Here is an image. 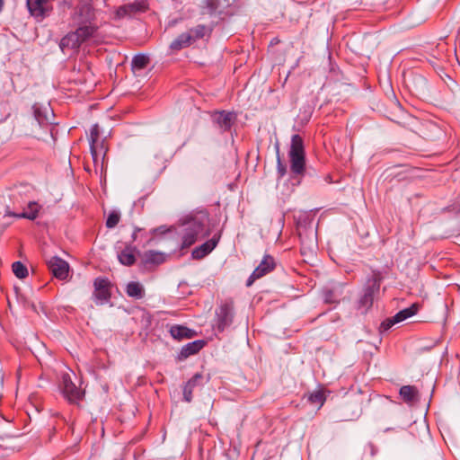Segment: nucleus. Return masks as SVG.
I'll return each instance as SVG.
<instances>
[{
  "instance_id": "16",
  "label": "nucleus",
  "mask_w": 460,
  "mask_h": 460,
  "mask_svg": "<svg viewBox=\"0 0 460 460\" xmlns=\"http://www.w3.org/2000/svg\"><path fill=\"white\" fill-rule=\"evenodd\" d=\"M220 235H214L211 239L196 247L191 252L192 258L195 260H201L206 257L217 247Z\"/></svg>"
},
{
  "instance_id": "19",
  "label": "nucleus",
  "mask_w": 460,
  "mask_h": 460,
  "mask_svg": "<svg viewBox=\"0 0 460 460\" xmlns=\"http://www.w3.org/2000/svg\"><path fill=\"white\" fill-rule=\"evenodd\" d=\"M204 346L203 341H194L184 345L179 354L180 359L187 358L188 357L198 353Z\"/></svg>"
},
{
  "instance_id": "34",
  "label": "nucleus",
  "mask_w": 460,
  "mask_h": 460,
  "mask_svg": "<svg viewBox=\"0 0 460 460\" xmlns=\"http://www.w3.org/2000/svg\"><path fill=\"white\" fill-rule=\"evenodd\" d=\"M367 453L371 458H374L378 453V447L373 442H368L364 449V454L366 455Z\"/></svg>"
},
{
  "instance_id": "3",
  "label": "nucleus",
  "mask_w": 460,
  "mask_h": 460,
  "mask_svg": "<svg viewBox=\"0 0 460 460\" xmlns=\"http://www.w3.org/2000/svg\"><path fill=\"white\" fill-rule=\"evenodd\" d=\"M97 26H81L75 31L64 36L59 43L62 51L66 49H77L84 41L93 37L97 31Z\"/></svg>"
},
{
  "instance_id": "42",
  "label": "nucleus",
  "mask_w": 460,
  "mask_h": 460,
  "mask_svg": "<svg viewBox=\"0 0 460 460\" xmlns=\"http://www.w3.org/2000/svg\"><path fill=\"white\" fill-rule=\"evenodd\" d=\"M425 407H424V411H425V413L429 411V404H424Z\"/></svg>"
},
{
  "instance_id": "33",
  "label": "nucleus",
  "mask_w": 460,
  "mask_h": 460,
  "mask_svg": "<svg viewBox=\"0 0 460 460\" xmlns=\"http://www.w3.org/2000/svg\"><path fill=\"white\" fill-rule=\"evenodd\" d=\"M203 383L204 376L201 374L197 373L187 382V385L194 388L196 385H202Z\"/></svg>"
},
{
  "instance_id": "35",
  "label": "nucleus",
  "mask_w": 460,
  "mask_h": 460,
  "mask_svg": "<svg viewBox=\"0 0 460 460\" xmlns=\"http://www.w3.org/2000/svg\"><path fill=\"white\" fill-rule=\"evenodd\" d=\"M399 322H395L394 320V316H393L392 318H387L385 319L384 322H382L381 325H380V332H386L388 331L393 325H394L395 323H398Z\"/></svg>"
},
{
  "instance_id": "39",
  "label": "nucleus",
  "mask_w": 460,
  "mask_h": 460,
  "mask_svg": "<svg viewBox=\"0 0 460 460\" xmlns=\"http://www.w3.org/2000/svg\"><path fill=\"white\" fill-rule=\"evenodd\" d=\"M354 404H349V403H347V404H344V407L342 408V411L343 412H347L350 410L351 406H353Z\"/></svg>"
},
{
  "instance_id": "1",
  "label": "nucleus",
  "mask_w": 460,
  "mask_h": 460,
  "mask_svg": "<svg viewBox=\"0 0 460 460\" xmlns=\"http://www.w3.org/2000/svg\"><path fill=\"white\" fill-rule=\"evenodd\" d=\"M208 222V215L205 213H199L187 218L182 223L180 230V234L182 240V249L191 246L199 237L209 235V230L206 229Z\"/></svg>"
},
{
  "instance_id": "21",
  "label": "nucleus",
  "mask_w": 460,
  "mask_h": 460,
  "mask_svg": "<svg viewBox=\"0 0 460 460\" xmlns=\"http://www.w3.org/2000/svg\"><path fill=\"white\" fill-rule=\"evenodd\" d=\"M190 35L187 31L181 33L176 39H174L171 44L170 49L173 51H179L182 49L188 48L191 45Z\"/></svg>"
},
{
  "instance_id": "8",
  "label": "nucleus",
  "mask_w": 460,
  "mask_h": 460,
  "mask_svg": "<svg viewBox=\"0 0 460 460\" xmlns=\"http://www.w3.org/2000/svg\"><path fill=\"white\" fill-rule=\"evenodd\" d=\"M93 299L97 305H103L111 297V283L107 278L98 277L93 281Z\"/></svg>"
},
{
  "instance_id": "41",
  "label": "nucleus",
  "mask_w": 460,
  "mask_h": 460,
  "mask_svg": "<svg viewBox=\"0 0 460 460\" xmlns=\"http://www.w3.org/2000/svg\"><path fill=\"white\" fill-rule=\"evenodd\" d=\"M4 7V0H0V13L2 12Z\"/></svg>"
},
{
  "instance_id": "13",
  "label": "nucleus",
  "mask_w": 460,
  "mask_h": 460,
  "mask_svg": "<svg viewBox=\"0 0 460 460\" xmlns=\"http://www.w3.org/2000/svg\"><path fill=\"white\" fill-rule=\"evenodd\" d=\"M148 9L147 0H135L132 3L121 5L116 12L118 18H123L125 16H130L137 13H144Z\"/></svg>"
},
{
  "instance_id": "40",
  "label": "nucleus",
  "mask_w": 460,
  "mask_h": 460,
  "mask_svg": "<svg viewBox=\"0 0 460 460\" xmlns=\"http://www.w3.org/2000/svg\"><path fill=\"white\" fill-rule=\"evenodd\" d=\"M138 231V229H136L132 234V241H136L137 240V232Z\"/></svg>"
},
{
  "instance_id": "23",
  "label": "nucleus",
  "mask_w": 460,
  "mask_h": 460,
  "mask_svg": "<svg viewBox=\"0 0 460 460\" xmlns=\"http://www.w3.org/2000/svg\"><path fill=\"white\" fill-rule=\"evenodd\" d=\"M143 261L145 264L159 265L164 262L165 254L156 251H146L143 254Z\"/></svg>"
},
{
  "instance_id": "24",
  "label": "nucleus",
  "mask_w": 460,
  "mask_h": 460,
  "mask_svg": "<svg viewBox=\"0 0 460 460\" xmlns=\"http://www.w3.org/2000/svg\"><path fill=\"white\" fill-rule=\"evenodd\" d=\"M301 239V252L302 254L305 255L310 252H314L317 248L315 234L311 233L309 236L303 237L300 234Z\"/></svg>"
},
{
  "instance_id": "11",
  "label": "nucleus",
  "mask_w": 460,
  "mask_h": 460,
  "mask_svg": "<svg viewBox=\"0 0 460 460\" xmlns=\"http://www.w3.org/2000/svg\"><path fill=\"white\" fill-rule=\"evenodd\" d=\"M275 268V260L270 255H265L263 259L261 260V263L256 267V269L253 270V272L251 274L249 279H247L246 286L250 287L252 285V283L265 276L266 274L272 271Z\"/></svg>"
},
{
  "instance_id": "29",
  "label": "nucleus",
  "mask_w": 460,
  "mask_h": 460,
  "mask_svg": "<svg viewBox=\"0 0 460 460\" xmlns=\"http://www.w3.org/2000/svg\"><path fill=\"white\" fill-rule=\"evenodd\" d=\"M13 274L18 279H24L28 276V270L27 268L21 262V261H15L13 263L12 266Z\"/></svg>"
},
{
  "instance_id": "20",
  "label": "nucleus",
  "mask_w": 460,
  "mask_h": 460,
  "mask_svg": "<svg viewBox=\"0 0 460 460\" xmlns=\"http://www.w3.org/2000/svg\"><path fill=\"white\" fill-rule=\"evenodd\" d=\"M170 333L173 339L178 341L190 339L195 334L194 331L182 325H172L170 328Z\"/></svg>"
},
{
  "instance_id": "18",
  "label": "nucleus",
  "mask_w": 460,
  "mask_h": 460,
  "mask_svg": "<svg viewBox=\"0 0 460 460\" xmlns=\"http://www.w3.org/2000/svg\"><path fill=\"white\" fill-rule=\"evenodd\" d=\"M128 296L134 299H142L145 296V288L140 282L130 281L127 284L125 288Z\"/></svg>"
},
{
  "instance_id": "12",
  "label": "nucleus",
  "mask_w": 460,
  "mask_h": 460,
  "mask_svg": "<svg viewBox=\"0 0 460 460\" xmlns=\"http://www.w3.org/2000/svg\"><path fill=\"white\" fill-rule=\"evenodd\" d=\"M47 264H48L49 270L52 272V274L57 279H58L60 280H64V279H67L68 272H69V265L65 260H63L58 256H54V257H51L47 261Z\"/></svg>"
},
{
  "instance_id": "9",
  "label": "nucleus",
  "mask_w": 460,
  "mask_h": 460,
  "mask_svg": "<svg viewBox=\"0 0 460 460\" xmlns=\"http://www.w3.org/2000/svg\"><path fill=\"white\" fill-rule=\"evenodd\" d=\"M62 393L70 402L82 400L84 393L72 381L69 374L65 373L61 378Z\"/></svg>"
},
{
  "instance_id": "6",
  "label": "nucleus",
  "mask_w": 460,
  "mask_h": 460,
  "mask_svg": "<svg viewBox=\"0 0 460 460\" xmlns=\"http://www.w3.org/2000/svg\"><path fill=\"white\" fill-rule=\"evenodd\" d=\"M26 6L30 15L40 22L52 13L53 0H26Z\"/></svg>"
},
{
  "instance_id": "43",
  "label": "nucleus",
  "mask_w": 460,
  "mask_h": 460,
  "mask_svg": "<svg viewBox=\"0 0 460 460\" xmlns=\"http://www.w3.org/2000/svg\"><path fill=\"white\" fill-rule=\"evenodd\" d=\"M391 429H392L387 428V429H385V432L390 431Z\"/></svg>"
},
{
  "instance_id": "22",
  "label": "nucleus",
  "mask_w": 460,
  "mask_h": 460,
  "mask_svg": "<svg viewBox=\"0 0 460 460\" xmlns=\"http://www.w3.org/2000/svg\"><path fill=\"white\" fill-rule=\"evenodd\" d=\"M100 137L99 126L98 124H94L92 126L90 129V137H89V144L92 156L94 161H96L97 156L99 155L97 151V145Z\"/></svg>"
},
{
  "instance_id": "15",
  "label": "nucleus",
  "mask_w": 460,
  "mask_h": 460,
  "mask_svg": "<svg viewBox=\"0 0 460 460\" xmlns=\"http://www.w3.org/2000/svg\"><path fill=\"white\" fill-rule=\"evenodd\" d=\"M226 6V0H202L200 10L202 14L214 16L221 14Z\"/></svg>"
},
{
  "instance_id": "28",
  "label": "nucleus",
  "mask_w": 460,
  "mask_h": 460,
  "mask_svg": "<svg viewBox=\"0 0 460 460\" xmlns=\"http://www.w3.org/2000/svg\"><path fill=\"white\" fill-rule=\"evenodd\" d=\"M39 209L40 206L38 203L30 202L28 208H25L22 214L17 215V217L34 220L38 217Z\"/></svg>"
},
{
  "instance_id": "17",
  "label": "nucleus",
  "mask_w": 460,
  "mask_h": 460,
  "mask_svg": "<svg viewBox=\"0 0 460 460\" xmlns=\"http://www.w3.org/2000/svg\"><path fill=\"white\" fill-rule=\"evenodd\" d=\"M212 32V28L206 26L204 24H199L195 27L190 28L187 33L190 35L191 43H195L196 41L202 40L204 38H209Z\"/></svg>"
},
{
  "instance_id": "32",
  "label": "nucleus",
  "mask_w": 460,
  "mask_h": 460,
  "mask_svg": "<svg viewBox=\"0 0 460 460\" xmlns=\"http://www.w3.org/2000/svg\"><path fill=\"white\" fill-rule=\"evenodd\" d=\"M33 112H34V117L40 125H43L45 123L49 122L47 115L43 114L36 105L33 106Z\"/></svg>"
},
{
  "instance_id": "37",
  "label": "nucleus",
  "mask_w": 460,
  "mask_h": 460,
  "mask_svg": "<svg viewBox=\"0 0 460 460\" xmlns=\"http://www.w3.org/2000/svg\"><path fill=\"white\" fill-rule=\"evenodd\" d=\"M360 412H361V409H357V411H353L351 415L344 414L342 416L341 420H344V421L353 420H355V419H357L358 417Z\"/></svg>"
},
{
  "instance_id": "10",
  "label": "nucleus",
  "mask_w": 460,
  "mask_h": 460,
  "mask_svg": "<svg viewBox=\"0 0 460 460\" xmlns=\"http://www.w3.org/2000/svg\"><path fill=\"white\" fill-rule=\"evenodd\" d=\"M380 289V278L377 276H372L367 279L364 290L363 296L360 298V305L363 306L369 307L372 305L374 296L379 292Z\"/></svg>"
},
{
  "instance_id": "14",
  "label": "nucleus",
  "mask_w": 460,
  "mask_h": 460,
  "mask_svg": "<svg viewBox=\"0 0 460 460\" xmlns=\"http://www.w3.org/2000/svg\"><path fill=\"white\" fill-rule=\"evenodd\" d=\"M235 118L234 113L226 111H216L212 115L213 122L222 132H226L231 129Z\"/></svg>"
},
{
  "instance_id": "38",
  "label": "nucleus",
  "mask_w": 460,
  "mask_h": 460,
  "mask_svg": "<svg viewBox=\"0 0 460 460\" xmlns=\"http://www.w3.org/2000/svg\"><path fill=\"white\" fill-rule=\"evenodd\" d=\"M277 169L279 177H283L286 174V166L282 164L279 156L277 159Z\"/></svg>"
},
{
  "instance_id": "26",
  "label": "nucleus",
  "mask_w": 460,
  "mask_h": 460,
  "mask_svg": "<svg viewBox=\"0 0 460 460\" xmlns=\"http://www.w3.org/2000/svg\"><path fill=\"white\" fill-rule=\"evenodd\" d=\"M330 394V390L321 386L310 394L308 400L310 402H325L329 399L332 400Z\"/></svg>"
},
{
  "instance_id": "4",
  "label": "nucleus",
  "mask_w": 460,
  "mask_h": 460,
  "mask_svg": "<svg viewBox=\"0 0 460 460\" xmlns=\"http://www.w3.org/2000/svg\"><path fill=\"white\" fill-rule=\"evenodd\" d=\"M290 170L296 175H302L305 172V156L303 138L293 135L289 149Z\"/></svg>"
},
{
  "instance_id": "7",
  "label": "nucleus",
  "mask_w": 460,
  "mask_h": 460,
  "mask_svg": "<svg viewBox=\"0 0 460 460\" xmlns=\"http://www.w3.org/2000/svg\"><path fill=\"white\" fill-rule=\"evenodd\" d=\"M234 319V302L227 300L220 305L216 312V325L219 332L230 326Z\"/></svg>"
},
{
  "instance_id": "44",
  "label": "nucleus",
  "mask_w": 460,
  "mask_h": 460,
  "mask_svg": "<svg viewBox=\"0 0 460 460\" xmlns=\"http://www.w3.org/2000/svg\"><path fill=\"white\" fill-rule=\"evenodd\" d=\"M65 4H67L68 7L71 6V4L69 3H67V2H65Z\"/></svg>"
},
{
  "instance_id": "25",
  "label": "nucleus",
  "mask_w": 460,
  "mask_h": 460,
  "mask_svg": "<svg viewBox=\"0 0 460 460\" xmlns=\"http://www.w3.org/2000/svg\"><path fill=\"white\" fill-rule=\"evenodd\" d=\"M134 251L135 250L132 246H126L125 249L118 253L119 261L125 266L133 265L136 261Z\"/></svg>"
},
{
  "instance_id": "36",
  "label": "nucleus",
  "mask_w": 460,
  "mask_h": 460,
  "mask_svg": "<svg viewBox=\"0 0 460 460\" xmlns=\"http://www.w3.org/2000/svg\"><path fill=\"white\" fill-rule=\"evenodd\" d=\"M192 389L193 387L189 386V385H185L183 389V398L185 401L190 402L192 399Z\"/></svg>"
},
{
  "instance_id": "27",
  "label": "nucleus",
  "mask_w": 460,
  "mask_h": 460,
  "mask_svg": "<svg viewBox=\"0 0 460 460\" xmlns=\"http://www.w3.org/2000/svg\"><path fill=\"white\" fill-rule=\"evenodd\" d=\"M420 309V305L418 303L412 304L410 307L405 308L403 310H401L394 315L395 322H402L414 314H417V312Z\"/></svg>"
},
{
  "instance_id": "30",
  "label": "nucleus",
  "mask_w": 460,
  "mask_h": 460,
  "mask_svg": "<svg viewBox=\"0 0 460 460\" xmlns=\"http://www.w3.org/2000/svg\"><path fill=\"white\" fill-rule=\"evenodd\" d=\"M120 220V213L118 210H112L108 215L106 219V227L107 228H114Z\"/></svg>"
},
{
  "instance_id": "2",
  "label": "nucleus",
  "mask_w": 460,
  "mask_h": 460,
  "mask_svg": "<svg viewBox=\"0 0 460 460\" xmlns=\"http://www.w3.org/2000/svg\"><path fill=\"white\" fill-rule=\"evenodd\" d=\"M434 379L424 377L420 382L412 385H403L400 388V396L405 402H430L434 392Z\"/></svg>"
},
{
  "instance_id": "5",
  "label": "nucleus",
  "mask_w": 460,
  "mask_h": 460,
  "mask_svg": "<svg viewBox=\"0 0 460 460\" xmlns=\"http://www.w3.org/2000/svg\"><path fill=\"white\" fill-rule=\"evenodd\" d=\"M74 25L81 26H95L93 22L95 19V13L91 0H80L74 8L70 16Z\"/></svg>"
},
{
  "instance_id": "31",
  "label": "nucleus",
  "mask_w": 460,
  "mask_h": 460,
  "mask_svg": "<svg viewBox=\"0 0 460 460\" xmlns=\"http://www.w3.org/2000/svg\"><path fill=\"white\" fill-rule=\"evenodd\" d=\"M148 63V58L145 55H136L132 59V66L134 68L143 69Z\"/></svg>"
}]
</instances>
